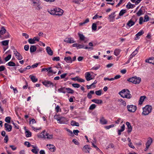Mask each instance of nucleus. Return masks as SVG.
Returning <instances> with one entry per match:
<instances>
[{"mask_svg":"<svg viewBox=\"0 0 154 154\" xmlns=\"http://www.w3.org/2000/svg\"><path fill=\"white\" fill-rule=\"evenodd\" d=\"M45 138L48 139H51L53 137V135L52 134H49L48 133H46L45 135Z\"/></svg>","mask_w":154,"mask_h":154,"instance_id":"39","label":"nucleus"},{"mask_svg":"<svg viewBox=\"0 0 154 154\" xmlns=\"http://www.w3.org/2000/svg\"><path fill=\"white\" fill-rule=\"evenodd\" d=\"M125 129V125L123 124L122 126L121 127V129L118 130V134L119 135L121 134V132L123 131Z\"/></svg>","mask_w":154,"mask_h":154,"instance_id":"24","label":"nucleus"},{"mask_svg":"<svg viewBox=\"0 0 154 154\" xmlns=\"http://www.w3.org/2000/svg\"><path fill=\"white\" fill-rule=\"evenodd\" d=\"M152 142V140L151 137H149L148 138V140L147 142L146 143V146L149 147Z\"/></svg>","mask_w":154,"mask_h":154,"instance_id":"16","label":"nucleus"},{"mask_svg":"<svg viewBox=\"0 0 154 154\" xmlns=\"http://www.w3.org/2000/svg\"><path fill=\"white\" fill-rule=\"evenodd\" d=\"M48 12L51 14L56 15V12L55 8L53 10H49L48 11Z\"/></svg>","mask_w":154,"mask_h":154,"instance_id":"41","label":"nucleus"},{"mask_svg":"<svg viewBox=\"0 0 154 154\" xmlns=\"http://www.w3.org/2000/svg\"><path fill=\"white\" fill-rule=\"evenodd\" d=\"M8 66H16L15 64L12 61H10L7 64Z\"/></svg>","mask_w":154,"mask_h":154,"instance_id":"40","label":"nucleus"},{"mask_svg":"<svg viewBox=\"0 0 154 154\" xmlns=\"http://www.w3.org/2000/svg\"><path fill=\"white\" fill-rule=\"evenodd\" d=\"M9 42V40H5L1 42L2 45H3L6 46L8 45Z\"/></svg>","mask_w":154,"mask_h":154,"instance_id":"42","label":"nucleus"},{"mask_svg":"<svg viewBox=\"0 0 154 154\" xmlns=\"http://www.w3.org/2000/svg\"><path fill=\"white\" fill-rule=\"evenodd\" d=\"M64 60L67 63H71L72 61L71 57L70 56L64 57Z\"/></svg>","mask_w":154,"mask_h":154,"instance_id":"18","label":"nucleus"},{"mask_svg":"<svg viewBox=\"0 0 154 154\" xmlns=\"http://www.w3.org/2000/svg\"><path fill=\"white\" fill-rule=\"evenodd\" d=\"M126 12V11L125 10H121L120 13H119V16H122Z\"/></svg>","mask_w":154,"mask_h":154,"instance_id":"45","label":"nucleus"},{"mask_svg":"<svg viewBox=\"0 0 154 154\" xmlns=\"http://www.w3.org/2000/svg\"><path fill=\"white\" fill-rule=\"evenodd\" d=\"M89 146L87 145H85L82 149V150L86 153H89V150L91 149Z\"/></svg>","mask_w":154,"mask_h":154,"instance_id":"11","label":"nucleus"},{"mask_svg":"<svg viewBox=\"0 0 154 154\" xmlns=\"http://www.w3.org/2000/svg\"><path fill=\"white\" fill-rule=\"evenodd\" d=\"M11 54H9L7 57L5 58V60L6 61H7L9 60L11 57Z\"/></svg>","mask_w":154,"mask_h":154,"instance_id":"56","label":"nucleus"},{"mask_svg":"<svg viewBox=\"0 0 154 154\" xmlns=\"http://www.w3.org/2000/svg\"><path fill=\"white\" fill-rule=\"evenodd\" d=\"M42 84L46 87H53L54 84L51 82L50 81H45L42 82Z\"/></svg>","mask_w":154,"mask_h":154,"instance_id":"6","label":"nucleus"},{"mask_svg":"<svg viewBox=\"0 0 154 154\" xmlns=\"http://www.w3.org/2000/svg\"><path fill=\"white\" fill-rule=\"evenodd\" d=\"M152 109V107L151 106L147 105L145 107L143 108V112L142 115L146 116L148 115L151 112Z\"/></svg>","mask_w":154,"mask_h":154,"instance_id":"2","label":"nucleus"},{"mask_svg":"<svg viewBox=\"0 0 154 154\" xmlns=\"http://www.w3.org/2000/svg\"><path fill=\"white\" fill-rule=\"evenodd\" d=\"M46 51L48 55L52 56L53 54V51L49 47H47L46 48Z\"/></svg>","mask_w":154,"mask_h":154,"instance_id":"14","label":"nucleus"},{"mask_svg":"<svg viewBox=\"0 0 154 154\" xmlns=\"http://www.w3.org/2000/svg\"><path fill=\"white\" fill-rule=\"evenodd\" d=\"M46 134V132L44 131L40 133L39 136V137L45 138V135Z\"/></svg>","mask_w":154,"mask_h":154,"instance_id":"34","label":"nucleus"},{"mask_svg":"<svg viewBox=\"0 0 154 154\" xmlns=\"http://www.w3.org/2000/svg\"><path fill=\"white\" fill-rule=\"evenodd\" d=\"M24 144L25 145V146H27V147H29L30 146H31V145L28 142H27V141H26L24 142Z\"/></svg>","mask_w":154,"mask_h":154,"instance_id":"60","label":"nucleus"},{"mask_svg":"<svg viewBox=\"0 0 154 154\" xmlns=\"http://www.w3.org/2000/svg\"><path fill=\"white\" fill-rule=\"evenodd\" d=\"M102 90H100L98 91H96L95 92V94L96 95H98V96H100L102 94Z\"/></svg>","mask_w":154,"mask_h":154,"instance_id":"51","label":"nucleus"},{"mask_svg":"<svg viewBox=\"0 0 154 154\" xmlns=\"http://www.w3.org/2000/svg\"><path fill=\"white\" fill-rule=\"evenodd\" d=\"M100 121V123L102 125L106 124L107 123V121L103 117L101 118Z\"/></svg>","mask_w":154,"mask_h":154,"instance_id":"21","label":"nucleus"},{"mask_svg":"<svg viewBox=\"0 0 154 154\" xmlns=\"http://www.w3.org/2000/svg\"><path fill=\"white\" fill-rule=\"evenodd\" d=\"M145 62L146 63L154 64V58H150L148 59H146Z\"/></svg>","mask_w":154,"mask_h":154,"instance_id":"23","label":"nucleus"},{"mask_svg":"<svg viewBox=\"0 0 154 154\" xmlns=\"http://www.w3.org/2000/svg\"><path fill=\"white\" fill-rule=\"evenodd\" d=\"M32 81L33 82H35L38 81V79L36 78L33 75H30V77Z\"/></svg>","mask_w":154,"mask_h":154,"instance_id":"32","label":"nucleus"},{"mask_svg":"<svg viewBox=\"0 0 154 154\" xmlns=\"http://www.w3.org/2000/svg\"><path fill=\"white\" fill-rule=\"evenodd\" d=\"M89 20L88 18L86 19L84 22L79 23V26H83L84 25L87 23L89 22Z\"/></svg>","mask_w":154,"mask_h":154,"instance_id":"37","label":"nucleus"},{"mask_svg":"<svg viewBox=\"0 0 154 154\" xmlns=\"http://www.w3.org/2000/svg\"><path fill=\"white\" fill-rule=\"evenodd\" d=\"M60 117H61L60 116L56 115L54 116V118L55 119L57 120V121L59 122Z\"/></svg>","mask_w":154,"mask_h":154,"instance_id":"46","label":"nucleus"},{"mask_svg":"<svg viewBox=\"0 0 154 154\" xmlns=\"http://www.w3.org/2000/svg\"><path fill=\"white\" fill-rule=\"evenodd\" d=\"M14 52L16 58H17V59L18 60H21L22 59L23 57L21 54L18 52L16 50L14 51Z\"/></svg>","mask_w":154,"mask_h":154,"instance_id":"9","label":"nucleus"},{"mask_svg":"<svg viewBox=\"0 0 154 154\" xmlns=\"http://www.w3.org/2000/svg\"><path fill=\"white\" fill-rule=\"evenodd\" d=\"M102 17V16H99V15H95V16H94L93 18V19L94 20V19H96L97 18H101Z\"/></svg>","mask_w":154,"mask_h":154,"instance_id":"63","label":"nucleus"},{"mask_svg":"<svg viewBox=\"0 0 154 154\" xmlns=\"http://www.w3.org/2000/svg\"><path fill=\"white\" fill-rule=\"evenodd\" d=\"M94 94V91H91L87 94V97L89 99H91L92 97L91 94Z\"/></svg>","mask_w":154,"mask_h":154,"instance_id":"36","label":"nucleus"},{"mask_svg":"<svg viewBox=\"0 0 154 154\" xmlns=\"http://www.w3.org/2000/svg\"><path fill=\"white\" fill-rule=\"evenodd\" d=\"M84 0H73V2L77 4H80V2H83Z\"/></svg>","mask_w":154,"mask_h":154,"instance_id":"44","label":"nucleus"},{"mask_svg":"<svg viewBox=\"0 0 154 154\" xmlns=\"http://www.w3.org/2000/svg\"><path fill=\"white\" fill-rule=\"evenodd\" d=\"M134 7L135 5L131 4L130 2H129L126 6V8L128 9L133 8Z\"/></svg>","mask_w":154,"mask_h":154,"instance_id":"25","label":"nucleus"},{"mask_svg":"<svg viewBox=\"0 0 154 154\" xmlns=\"http://www.w3.org/2000/svg\"><path fill=\"white\" fill-rule=\"evenodd\" d=\"M5 127V130L8 132H10L12 130V127L11 125L8 123H5L4 125Z\"/></svg>","mask_w":154,"mask_h":154,"instance_id":"10","label":"nucleus"},{"mask_svg":"<svg viewBox=\"0 0 154 154\" xmlns=\"http://www.w3.org/2000/svg\"><path fill=\"white\" fill-rule=\"evenodd\" d=\"M144 19L143 20L144 22H147L149 20V17L147 15H146L144 17Z\"/></svg>","mask_w":154,"mask_h":154,"instance_id":"52","label":"nucleus"},{"mask_svg":"<svg viewBox=\"0 0 154 154\" xmlns=\"http://www.w3.org/2000/svg\"><path fill=\"white\" fill-rule=\"evenodd\" d=\"M11 118L10 117H7L5 119V121L8 123H10L11 122Z\"/></svg>","mask_w":154,"mask_h":154,"instance_id":"49","label":"nucleus"},{"mask_svg":"<svg viewBox=\"0 0 154 154\" xmlns=\"http://www.w3.org/2000/svg\"><path fill=\"white\" fill-rule=\"evenodd\" d=\"M144 33V32L143 30H141L140 32H139L136 35V36L137 37H139L141 35H142Z\"/></svg>","mask_w":154,"mask_h":154,"instance_id":"53","label":"nucleus"},{"mask_svg":"<svg viewBox=\"0 0 154 154\" xmlns=\"http://www.w3.org/2000/svg\"><path fill=\"white\" fill-rule=\"evenodd\" d=\"M71 124L72 126H79V124L78 122L73 120L71 121Z\"/></svg>","mask_w":154,"mask_h":154,"instance_id":"35","label":"nucleus"},{"mask_svg":"<svg viewBox=\"0 0 154 154\" xmlns=\"http://www.w3.org/2000/svg\"><path fill=\"white\" fill-rule=\"evenodd\" d=\"M64 41L66 42L69 43H72L75 42L72 39V38H66L64 40Z\"/></svg>","mask_w":154,"mask_h":154,"instance_id":"17","label":"nucleus"},{"mask_svg":"<svg viewBox=\"0 0 154 154\" xmlns=\"http://www.w3.org/2000/svg\"><path fill=\"white\" fill-rule=\"evenodd\" d=\"M88 45L90 46V47L86 46L85 47L84 45L78 44V48L80 49L85 48V49H88L90 50H93L94 48L92 47L93 46V43L91 42H89L88 44Z\"/></svg>","mask_w":154,"mask_h":154,"instance_id":"4","label":"nucleus"},{"mask_svg":"<svg viewBox=\"0 0 154 154\" xmlns=\"http://www.w3.org/2000/svg\"><path fill=\"white\" fill-rule=\"evenodd\" d=\"M47 146H48V148L51 151L53 152L55 150L54 149V146L53 145L49 144V145L47 144Z\"/></svg>","mask_w":154,"mask_h":154,"instance_id":"19","label":"nucleus"},{"mask_svg":"<svg viewBox=\"0 0 154 154\" xmlns=\"http://www.w3.org/2000/svg\"><path fill=\"white\" fill-rule=\"evenodd\" d=\"M63 12V11H59L58 12H56V15L61 16L62 15Z\"/></svg>","mask_w":154,"mask_h":154,"instance_id":"58","label":"nucleus"},{"mask_svg":"<svg viewBox=\"0 0 154 154\" xmlns=\"http://www.w3.org/2000/svg\"><path fill=\"white\" fill-rule=\"evenodd\" d=\"M33 6L35 9L37 10H40L42 8L41 3L39 0H31Z\"/></svg>","mask_w":154,"mask_h":154,"instance_id":"1","label":"nucleus"},{"mask_svg":"<svg viewBox=\"0 0 154 154\" xmlns=\"http://www.w3.org/2000/svg\"><path fill=\"white\" fill-rule=\"evenodd\" d=\"M137 48L130 55L129 57L130 60H131L137 52Z\"/></svg>","mask_w":154,"mask_h":154,"instance_id":"22","label":"nucleus"},{"mask_svg":"<svg viewBox=\"0 0 154 154\" xmlns=\"http://www.w3.org/2000/svg\"><path fill=\"white\" fill-rule=\"evenodd\" d=\"M145 96H141L139 100V104L141 105L143 103V102L144 101L145 99L146 98Z\"/></svg>","mask_w":154,"mask_h":154,"instance_id":"31","label":"nucleus"},{"mask_svg":"<svg viewBox=\"0 0 154 154\" xmlns=\"http://www.w3.org/2000/svg\"><path fill=\"white\" fill-rule=\"evenodd\" d=\"M115 12L112 13L110 15H109L108 19L110 20L111 19L114 18L115 17Z\"/></svg>","mask_w":154,"mask_h":154,"instance_id":"38","label":"nucleus"},{"mask_svg":"<svg viewBox=\"0 0 154 154\" xmlns=\"http://www.w3.org/2000/svg\"><path fill=\"white\" fill-rule=\"evenodd\" d=\"M51 68V67H50L48 68H43L42 69L41 71L43 72L45 71H48V70Z\"/></svg>","mask_w":154,"mask_h":154,"instance_id":"61","label":"nucleus"},{"mask_svg":"<svg viewBox=\"0 0 154 154\" xmlns=\"http://www.w3.org/2000/svg\"><path fill=\"white\" fill-rule=\"evenodd\" d=\"M130 91L129 92H127V93L124 96V98H125L128 99H130L132 97L131 94H130Z\"/></svg>","mask_w":154,"mask_h":154,"instance_id":"29","label":"nucleus"},{"mask_svg":"<svg viewBox=\"0 0 154 154\" xmlns=\"http://www.w3.org/2000/svg\"><path fill=\"white\" fill-rule=\"evenodd\" d=\"M85 77L87 81H88L93 79L91 77V75L89 72H87L85 74Z\"/></svg>","mask_w":154,"mask_h":154,"instance_id":"13","label":"nucleus"},{"mask_svg":"<svg viewBox=\"0 0 154 154\" xmlns=\"http://www.w3.org/2000/svg\"><path fill=\"white\" fill-rule=\"evenodd\" d=\"M36 50V47L35 45H32L30 48V51L31 53L35 52Z\"/></svg>","mask_w":154,"mask_h":154,"instance_id":"26","label":"nucleus"},{"mask_svg":"<svg viewBox=\"0 0 154 154\" xmlns=\"http://www.w3.org/2000/svg\"><path fill=\"white\" fill-rule=\"evenodd\" d=\"M143 11L141 9H140L139 11H138V12L136 13L137 15L138 16H140L142 14H143L142 13Z\"/></svg>","mask_w":154,"mask_h":154,"instance_id":"50","label":"nucleus"},{"mask_svg":"<svg viewBox=\"0 0 154 154\" xmlns=\"http://www.w3.org/2000/svg\"><path fill=\"white\" fill-rule=\"evenodd\" d=\"M6 30L4 27H2L0 31V38H2L1 35H3L6 32Z\"/></svg>","mask_w":154,"mask_h":154,"instance_id":"20","label":"nucleus"},{"mask_svg":"<svg viewBox=\"0 0 154 154\" xmlns=\"http://www.w3.org/2000/svg\"><path fill=\"white\" fill-rule=\"evenodd\" d=\"M29 42L31 44H33L35 43V42H34L33 39L29 38L28 40Z\"/></svg>","mask_w":154,"mask_h":154,"instance_id":"57","label":"nucleus"},{"mask_svg":"<svg viewBox=\"0 0 154 154\" xmlns=\"http://www.w3.org/2000/svg\"><path fill=\"white\" fill-rule=\"evenodd\" d=\"M25 133L26 134V137H28L31 136V133L30 131H26Z\"/></svg>","mask_w":154,"mask_h":154,"instance_id":"48","label":"nucleus"},{"mask_svg":"<svg viewBox=\"0 0 154 154\" xmlns=\"http://www.w3.org/2000/svg\"><path fill=\"white\" fill-rule=\"evenodd\" d=\"M72 86L75 88H79L80 86V85L77 83L73 84L72 85Z\"/></svg>","mask_w":154,"mask_h":154,"instance_id":"54","label":"nucleus"},{"mask_svg":"<svg viewBox=\"0 0 154 154\" xmlns=\"http://www.w3.org/2000/svg\"><path fill=\"white\" fill-rule=\"evenodd\" d=\"M135 21H134V19H131L129 20L127 24V25L131 27L134 25L135 22L137 20V19L135 18Z\"/></svg>","mask_w":154,"mask_h":154,"instance_id":"7","label":"nucleus"},{"mask_svg":"<svg viewBox=\"0 0 154 154\" xmlns=\"http://www.w3.org/2000/svg\"><path fill=\"white\" fill-rule=\"evenodd\" d=\"M8 140V135H6L5 137L4 141L5 143H7Z\"/></svg>","mask_w":154,"mask_h":154,"instance_id":"64","label":"nucleus"},{"mask_svg":"<svg viewBox=\"0 0 154 154\" xmlns=\"http://www.w3.org/2000/svg\"><path fill=\"white\" fill-rule=\"evenodd\" d=\"M60 58L59 57H55L52 58L53 61H58L60 60Z\"/></svg>","mask_w":154,"mask_h":154,"instance_id":"59","label":"nucleus"},{"mask_svg":"<svg viewBox=\"0 0 154 154\" xmlns=\"http://www.w3.org/2000/svg\"><path fill=\"white\" fill-rule=\"evenodd\" d=\"M127 108L128 111L131 112H134L137 109V108L136 106L131 105H128Z\"/></svg>","mask_w":154,"mask_h":154,"instance_id":"5","label":"nucleus"},{"mask_svg":"<svg viewBox=\"0 0 154 154\" xmlns=\"http://www.w3.org/2000/svg\"><path fill=\"white\" fill-rule=\"evenodd\" d=\"M121 51V50L119 49H115L114 51V54L116 56H118L119 54Z\"/></svg>","mask_w":154,"mask_h":154,"instance_id":"30","label":"nucleus"},{"mask_svg":"<svg viewBox=\"0 0 154 154\" xmlns=\"http://www.w3.org/2000/svg\"><path fill=\"white\" fill-rule=\"evenodd\" d=\"M91 101L92 102H93L97 104H101L103 102V101L101 100H98L96 99L92 100Z\"/></svg>","mask_w":154,"mask_h":154,"instance_id":"28","label":"nucleus"},{"mask_svg":"<svg viewBox=\"0 0 154 154\" xmlns=\"http://www.w3.org/2000/svg\"><path fill=\"white\" fill-rule=\"evenodd\" d=\"M38 149L37 150L35 149H32L31 150V151L33 153H34L35 154H37L38 152Z\"/></svg>","mask_w":154,"mask_h":154,"instance_id":"62","label":"nucleus"},{"mask_svg":"<svg viewBox=\"0 0 154 154\" xmlns=\"http://www.w3.org/2000/svg\"><path fill=\"white\" fill-rule=\"evenodd\" d=\"M127 81L134 84H138L141 81V78L140 77L134 76L128 79Z\"/></svg>","mask_w":154,"mask_h":154,"instance_id":"3","label":"nucleus"},{"mask_svg":"<svg viewBox=\"0 0 154 154\" xmlns=\"http://www.w3.org/2000/svg\"><path fill=\"white\" fill-rule=\"evenodd\" d=\"M129 92V91L128 89H124L120 91L119 94L123 98H124V96L127 93V92Z\"/></svg>","mask_w":154,"mask_h":154,"instance_id":"8","label":"nucleus"},{"mask_svg":"<svg viewBox=\"0 0 154 154\" xmlns=\"http://www.w3.org/2000/svg\"><path fill=\"white\" fill-rule=\"evenodd\" d=\"M65 89L68 93L73 94L74 92V91L69 88H66Z\"/></svg>","mask_w":154,"mask_h":154,"instance_id":"33","label":"nucleus"},{"mask_svg":"<svg viewBox=\"0 0 154 154\" xmlns=\"http://www.w3.org/2000/svg\"><path fill=\"white\" fill-rule=\"evenodd\" d=\"M126 125L128 127L127 132L128 133H130L132 130V127L130 123L128 122H127L126 123Z\"/></svg>","mask_w":154,"mask_h":154,"instance_id":"15","label":"nucleus"},{"mask_svg":"<svg viewBox=\"0 0 154 154\" xmlns=\"http://www.w3.org/2000/svg\"><path fill=\"white\" fill-rule=\"evenodd\" d=\"M64 89H65V87H62L60 88H59L58 89V91L60 92H62L63 93L65 94L66 93V91H64Z\"/></svg>","mask_w":154,"mask_h":154,"instance_id":"43","label":"nucleus"},{"mask_svg":"<svg viewBox=\"0 0 154 154\" xmlns=\"http://www.w3.org/2000/svg\"><path fill=\"white\" fill-rule=\"evenodd\" d=\"M96 107V105L95 104H92L89 107V109L90 110H93Z\"/></svg>","mask_w":154,"mask_h":154,"instance_id":"55","label":"nucleus"},{"mask_svg":"<svg viewBox=\"0 0 154 154\" xmlns=\"http://www.w3.org/2000/svg\"><path fill=\"white\" fill-rule=\"evenodd\" d=\"M97 26L96 24L95 23H93L92 26V29L94 31H95L97 29Z\"/></svg>","mask_w":154,"mask_h":154,"instance_id":"47","label":"nucleus"},{"mask_svg":"<svg viewBox=\"0 0 154 154\" xmlns=\"http://www.w3.org/2000/svg\"><path fill=\"white\" fill-rule=\"evenodd\" d=\"M67 120L65 117H61L58 123L60 124H67Z\"/></svg>","mask_w":154,"mask_h":154,"instance_id":"12","label":"nucleus"},{"mask_svg":"<svg viewBox=\"0 0 154 154\" xmlns=\"http://www.w3.org/2000/svg\"><path fill=\"white\" fill-rule=\"evenodd\" d=\"M78 35L79 37L80 40L81 41H84L85 38V36L82 34H81L79 32L78 33Z\"/></svg>","mask_w":154,"mask_h":154,"instance_id":"27","label":"nucleus"}]
</instances>
